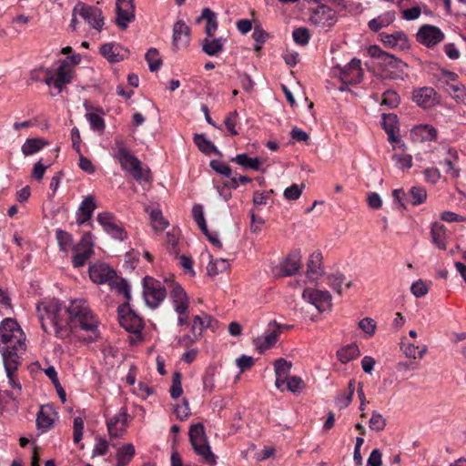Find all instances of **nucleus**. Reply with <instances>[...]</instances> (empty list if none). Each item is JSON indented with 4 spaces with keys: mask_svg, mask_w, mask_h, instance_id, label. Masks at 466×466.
<instances>
[{
    "mask_svg": "<svg viewBox=\"0 0 466 466\" xmlns=\"http://www.w3.org/2000/svg\"><path fill=\"white\" fill-rule=\"evenodd\" d=\"M36 312L41 322V328L46 333L54 329L58 339H65L69 335L66 308L56 299H45L36 305Z\"/></svg>",
    "mask_w": 466,
    "mask_h": 466,
    "instance_id": "1",
    "label": "nucleus"
},
{
    "mask_svg": "<svg viewBox=\"0 0 466 466\" xmlns=\"http://www.w3.org/2000/svg\"><path fill=\"white\" fill-rule=\"evenodd\" d=\"M302 255L300 249L293 250V281L298 285L306 284L307 280L317 282L324 275L323 256L320 250L312 252L307 261V270L303 273Z\"/></svg>",
    "mask_w": 466,
    "mask_h": 466,
    "instance_id": "2",
    "label": "nucleus"
},
{
    "mask_svg": "<svg viewBox=\"0 0 466 466\" xmlns=\"http://www.w3.org/2000/svg\"><path fill=\"white\" fill-rule=\"evenodd\" d=\"M5 350L10 354L15 352L17 357H21L26 350L25 335L11 318L5 319L0 324V352L3 359Z\"/></svg>",
    "mask_w": 466,
    "mask_h": 466,
    "instance_id": "3",
    "label": "nucleus"
},
{
    "mask_svg": "<svg viewBox=\"0 0 466 466\" xmlns=\"http://www.w3.org/2000/svg\"><path fill=\"white\" fill-rule=\"evenodd\" d=\"M66 317L67 319V327L70 329L77 328L96 333L98 328V320L91 311L87 301L84 299H76L70 302L66 308Z\"/></svg>",
    "mask_w": 466,
    "mask_h": 466,
    "instance_id": "4",
    "label": "nucleus"
},
{
    "mask_svg": "<svg viewBox=\"0 0 466 466\" xmlns=\"http://www.w3.org/2000/svg\"><path fill=\"white\" fill-rule=\"evenodd\" d=\"M368 54L378 59V66L381 69L383 77L389 79H400L404 69L408 66L406 63L395 56L383 51L379 46H370Z\"/></svg>",
    "mask_w": 466,
    "mask_h": 466,
    "instance_id": "5",
    "label": "nucleus"
},
{
    "mask_svg": "<svg viewBox=\"0 0 466 466\" xmlns=\"http://www.w3.org/2000/svg\"><path fill=\"white\" fill-rule=\"evenodd\" d=\"M144 298L148 307L156 309L167 296L164 286L151 277H145L143 279Z\"/></svg>",
    "mask_w": 466,
    "mask_h": 466,
    "instance_id": "6",
    "label": "nucleus"
},
{
    "mask_svg": "<svg viewBox=\"0 0 466 466\" xmlns=\"http://www.w3.org/2000/svg\"><path fill=\"white\" fill-rule=\"evenodd\" d=\"M118 319L120 325L128 332L137 334L143 329L142 319L136 314L127 302L118 307Z\"/></svg>",
    "mask_w": 466,
    "mask_h": 466,
    "instance_id": "7",
    "label": "nucleus"
},
{
    "mask_svg": "<svg viewBox=\"0 0 466 466\" xmlns=\"http://www.w3.org/2000/svg\"><path fill=\"white\" fill-rule=\"evenodd\" d=\"M302 299L314 306L319 312L330 310L332 307L331 295L328 290L308 288L303 290Z\"/></svg>",
    "mask_w": 466,
    "mask_h": 466,
    "instance_id": "8",
    "label": "nucleus"
},
{
    "mask_svg": "<svg viewBox=\"0 0 466 466\" xmlns=\"http://www.w3.org/2000/svg\"><path fill=\"white\" fill-rule=\"evenodd\" d=\"M93 247L91 232L85 233L79 243L74 247L72 263L75 268L83 267L86 263L94 253Z\"/></svg>",
    "mask_w": 466,
    "mask_h": 466,
    "instance_id": "9",
    "label": "nucleus"
},
{
    "mask_svg": "<svg viewBox=\"0 0 466 466\" xmlns=\"http://www.w3.org/2000/svg\"><path fill=\"white\" fill-rule=\"evenodd\" d=\"M275 372V386L280 391H291V363L279 358L273 363Z\"/></svg>",
    "mask_w": 466,
    "mask_h": 466,
    "instance_id": "10",
    "label": "nucleus"
},
{
    "mask_svg": "<svg viewBox=\"0 0 466 466\" xmlns=\"http://www.w3.org/2000/svg\"><path fill=\"white\" fill-rule=\"evenodd\" d=\"M74 13L83 17L93 28L98 31L102 29L104 18L102 11L98 7L78 2L74 7Z\"/></svg>",
    "mask_w": 466,
    "mask_h": 466,
    "instance_id": "11",
    "label": "nucleus"
},
{
    "mask_svg": "<svg viewBox=\"0 0 466 466\" xmlns=\"http://www.w3.org/2000/svg\"><path fill=\"white\" fill-rule=\"evenodd\" d=\"M96 220L103 227V229L115 239L123 241L127 238V234L121 224L116 222L114 214L110 212L99 213Z\"/></svg>",
    "mask_w": 466,
    "mask_h": 466,
    "instance_id": "12",
    "label": "nucleus"
},
{
    "mask_svg": "<svg viewBox=\"0 0 466 466\" xmlns=\"http://www.w3.org/2000/svg\"><path fill=\"white\" fill-rule=\"evenodd\" d=\"M416 38L423 46L432 47L444 39V34L435 25H423L420 27Z\"/></svg>",
    "mask_w": 466,
    "mask_h": 466,
    "instance_id": "13",
    "label": "nucleus"
},
{
    "mask_svg": "<svg viewBox=\"0 0 466 466\" xmlns=\"http://www.w3.org/2000/svg\"><path fill=\"white\" fill-rule=\"evenodd\" d=\"M339 68L340 78L344 83L356 85L362 80L363 71L361 69V62L360 59L353 58L348 65Z\"/></svg>",
    "mask_w": 466,
    "mask_h": 466,
    "instance_id": "14",
    "label": "nucleus"
},
{
    "mask_svg": "<svg viewBox=\"0 0 466 466\" xmlns=\"http://www.w3.org/2000/svg\"><path fill=\"white\" fill-rule=\"evenodd\" d=\"M89 277L95 283L103 284L110 282L116 277V273L107 264L100 263L89 267Z\"/></svg>",
    "mask_w": 466,
    "mask_h": 466,
    "instance_id": "15",
    "label": "nucleus"
},
{
    "mask_svg": "<svg viewBox=\"0 0 466 466\" xmlns=\"http://www.w3.org/2000/svg\"><path fill=\"white\" fill-rule=\"evenodd\" d=\"M412 100L423 108H430L438 104L437 93L431 87H421L413 91Z\"/></svg>",
    "mask_w": 466,
    "mask_h": 466,
    "instance_id": "16",
    "label": "nucleus"
},
{
    "mask_svg": "<svg viewBox=\"0 0 466 466\" xmlns=\"http://www.w3.org/2000/svg\"><path fill=\"white\" fill-rule=\"evenodd\" d=\"M106 426L111 438L122 437L127 426V413L122 410L109 418L106 420Z\"/></svg>",
    "mask_w": 466,
    "mask_h": 466,
    "instance_id": "17",
    "label": "nucleus"
},
{
    "mask_svg": "<svg viewBox=\"0 0 466 466\" xmlns=\"http://www.w3.org/2000/svg\"><path fill=\"white\" fill-rule=\"evenodd\" d=\"M195 452L203 458V461L209 465L216 464V456L211 451L207 436L189 440Z\"/></svg>",
    "mask_w": 466,
    "mask_h": 466,
    "instance_id": "18",
    "label": "nucleus"
},
{
    "mask_svg": "<svg viewBox=\"0 0 466 466\" xmlns=\"http://www.w3.org/2000/svg\"><path fill=\"white\" fill-rule=\"evenodd\" d=\"M3 363L6 371L7 378L13 388H18L21 390V386L15 380V372L18 366L21 364V357H17L15 352L9 353L6 350L4 351Z\"/></svg>",
    "mask_w": 466,
    "mask_h": 466,
    "instance_id": "19",
    "label": "nucleus"
},
{
    "mask_svg": "<svg viewBox=\"0 0 466 466\" xmlns=\"http://www.w3.org/2000/svg\"><path fill=\"white\" fill-rule=\"evenodd\" d=\"M100 54L110 63H117L127 57L128 50L116 43H106L100 47Z\"/></svg>",
    "mask_w": 466,
    "mask_h": 466,
    "instance_id": "20",
    "label": "nucleus"
},
{
    "mask_svg": "<svg viewBox=\"0 0 466 466\" xmlns=\"http://www.w3.org/2000/svg\"><path fill=\"white\" fill-rule=\"evenodd\" d=\"M171 299L175 304V310L178 315L187 312V296L183 288L178 284H172Z\"/></svg>",
    "mask_w": 466,
    "mask_h": 466,
    "instance_id": "21",
    "label": "nucleus"
},
{
    "mask_svg": "<svg viewBox=\"0 0 466 466\" xmlns=\"http://www.w3.org/2000/svg\"><path fill=\"white\" fill-rule=\"evenodd\" d=\"M437 136V130L431 125H419L410 131V137L415 142L433 141Z\"/></svg>",
    "mask_w": 466,
    "mask_h": 466,
    "instance_id": "22",
    "label": "nucleus"
},
{
    "mask_svg": "<svg viewBox=\"0 0 466 466\" xmlns=\"http://www.w3.org/2000/svg\"><path fill=\"white\" fill-rule=\"evenodd\" d=\"M431 242L436 248L441 250H446L448 234L447 228L443 224L440 222H434L431 224Z\"/></svg>",
    "mask_w": 466,
    "mask_h": 466,
    "instance_id": "23",
    "label": "nucleus"
},
{
    "mask_svg": "<svg viewBox=\"0 0 466 466\" xmlns=\"http://www.w3.org/2000/svg\"><path fill=\"white\" fill-rule=\"evenodd\" d=\"M380 37L383 44L388 47H399L400 49L409 47L407 35L401 31H398L393 34L381 33Z\"/></svg>",
    "mask_w": 466,
    "mask_h": 466,
    "instance_id": "24",
    "label": "nucleus"
},
{
    "mask_svg": "<svg viewBox=\"0 0 466 466\" xmlns=\"http://www.w3.org/2000/svg\"><path fill=\"white\" fill-rule=\"evenodd\" d=\"M190 28L182 20H178L173 26V46L178 48L180 45L186 46L189 42Z\"/></svg>",
    "mask_w": 466,
    "mask_h": 466,
    "instance_id": "25",
    "label": "nucleus"
},
{
    "mask_svg": "<svg viewBox=\"0 0 466 466\" xmlns=\"http://www.w3.org/2000/svg\"><path fill=\"white\" fill-rule=\"evenodd\" d=\"M71 72L72 68L69 62L67 60L62 61L56 69L55 87L61 91L65 85L70 83L72 79Z\"/></svg>",
    "mask_w": 466,
    "mask_h": 466,
    "instance_id": "26",
    "label": "nucleus"
},
{
    "mask_svg": "<svg viewBox=\"0 0 466 466\" xmlns=\"http://www.w3.org/2000/svg\"><path fill=\"white\" fill-rule=\"evenodd\" d=\"M382 119V127L385 132L388 134V140L390 143L400 142V138L395 134V130L398 129L397 116L394 114H383Z\"/></svg>",
    "mask_w": 466,
    "mask_h": 466,
    "instance_id": "27",
    "label": "nucleus"
},
{
    "mask_svg": "<svg viewBox=\"0 0 466 466\" xmlns=\"http://www.w3.org/2000/svg\"><path fill=\"white\" fill-rule=\"evenodd\" d=\"M225 39L222 37L209 39L208 37L201 41L202 51L210 56H218L224 46Z\"/></svg>",
    "mask_w": 466,
    "mask_h": 466,
    "instance_id": "28",
    "label": "nucleus"
},
{
    "mask_svg": "<svg viewBox=\"0 0 466 466\" xmlns=\"http://www.w3.org/2000/svg\"><path fill=\"white\" fill-rule=\"evenodd\" d=\"M54 418L52 417V409L50 406H42L37 413L36 426L42 431H46L53 427Z\"/></svg>",
    "mask_w": 466,
    "mask_h": 466,
    "instance_id": "29",
    "label": "nucleus"
},
{
    "mask_svg": "<svg viewBox=\"0 0 466 466\" xmlns=\"http://www.w3.org/2000/svg\"><path fill=\"white\" fill-rule=\"evenodd\" d=\"M193 141L203 154L210 155L211 153H215L217 155H221L220 151L215 147V145L208 140L204 134H196L194 135Z\"/></svg>",
    "mask_w": 466,
    "mask_h": 466,
    "instance_id": "30",
    "label": "nucleus"
},
{
    "mask_svg": "<svg viewBox=\"0 0 466 466\" xmlns=\"http://www.w3.org/2000/svg\"><path fill=\"white\" fill-rule=\"evenodd\" d=\"M427 198V191L422 187H412L405 198V202L412 206L422 204Z\"/></svg>",
    "mask_w": 466,
    "mask_h": 466,
    "instance_id": "31",
    "label": "nucleus"
},
{
    "mask_svg": "<svg viewBox=\"0 0 466 466\" xmlns=\"http://www.w3.org/2000/svg\"><path fill=\"white\" fill-rule=\"evenodd\" d=\"M46 145H48V142L44 138H28L22 146L21 150L25 156H30L37 153Z\"/></svg>",
    "mask_w": 466,
    "mask_h": 466,
    "instance_id": "32",
    "label": "nucleus"
},
{
    "mask_svg": "<svg viewBox=\"0 0 466 466\" xmlns=\"http://www.w3.org/2000/svg\"><path fill=\"white\" fill-rule=\"evenodd\" d=\"M135 455V447L132 443H126L116 452V466H127Z\"/></svg>",
    "mask_w": 466,
    "mask_h": 466,
    "instance_id": "33",
    "label": "nucleus"
},
{
    "mask_svg": "<svg viewBox=\"0 0 466 466\" xmlns=\"http://www.w3.org/2000/svg\"><path fill=\"white\" fill-rule=\"evenodd\" d=\"M231 161L246 169L258 170L261 166V160L258 157H249L247 154H238Z\"/></svg>",
    "mask_w": 466,
    "mask_h": 466,
    "instance_id": "34",
    "label": "nucleus"
},
{
    "mask_svg": "<svg viewBox=\"0 0 466 466\" xmlns=\"http://www.w3.org/2000/svg\"><path fill=\"white\" fill-rule=\"evenodd\" d=\"M449 95L458 101L466 104V92L464 86L459 82L447 83L441 86Z\"/></svg>",
    "mask_w": 466,
    "mask_h": 466,
    "instance_id": "35",
    "label": "nucleus"
},
{
    "mask_svg": "<svg viewBox=\"0 0 466 466\" xmlns=\"http://www.w3.org/2000/svg\"><path fill=\"white\" fill-rule=\"evenodd\" d=\"M360 354L357 344H350L337 351V357L341 363H348L358 358Z\"/></svg>",
    "mask_w": 466,
    "mask_h": 466,
    "instance_id": "36",
    "label": "nucleus"
},
{
    "mask_svg": "<svg viewBox=\"0 0 466 466\" xmlns=\"http://www.w3.org/2000/svg\"><path fill=\"white\" fill-rule=\"evenodd\" d=\"M278 332L276 330H272L269 333L266 334L262 337H258L254 339V344L257 350L262 353L266 350L272 347L277 342Z\"/></svg>",
    "mask_w": 466,
    "mask_h": 466,
    "instance_id": "37",
    "label": "nucleus"
},
{
    "mask_svg": "<svg viewBox=\"0 0 466 466\" xmlns=\"http://www.w3.org/2000/svg\"><path fill=\"white\" fill-rule=\"evenodd\" d=\"M114 157L118 160L122 169L127 172L131 169V167L134 168L140 164V160L135 155H133L130 150L121 153Z\"/></svg>",
    "mask_w": 466,
    "mask_h": 466,
    "instance_id": "38",
    "label": "nucleus"
},
{
    "mask_svg": "<svg viewBox=\"0 0 466 466\" xmlns=\"http://www.w3.org/2000/svg\"><path fill=\"white\" fill-rule=\"evenodd\" d=\"M229 268V262L227 259L219 258L213 260L211 259L207 267L208 276L214 277L219 273L228 270Z\"/></svg>",
    "mask_w": 466,
    "mask_h": 466,
    "instance_id": "39",
    "label": "nucleus"
},
{
    "mask_svg": "<svg viewBox=\"0 0 466 466\" xmlns=\"http://www.w3.org/2000/svg\"><path fill=\"white\" fill-rule=\"evenodd\" d=\"M145 59L147 62L149 70L151 72L157 71L162 65V59L159 56L157 49L153 47L148 49L145 56Z\"/></svg>",
    "mask_w": 466,
    "mask_h": 466,
    "instance_id": "40",
    "label": "nucleus"
},
{
    "mask_svg": "<svg viewBox=\"0 0 466 466\" xmlns=\"http://www.w3.org/2000/svg\"><path fill=\"white\" fill-rule=\"evenodd\" d=\"M135 19V11L131 10H123L121 7H118L116 9V25L122 28L125 29L127 27V24L132 22Z\"/></svg>",
    "mask_w": 466,
    "mask_h": 466,
    "instance_id": "41",
    "label": "nucleus"
},
{
    "mask_svg": "<svg viewBox=\"0 0 466 466\" xmlns=\"http://www.w3.org/2000/svg\"><path fill=\"white\" fill-rule=\"evenodd\" d=\"M109 285L112 289H115L118 293L123 294L125 299H127V302L128 303V301L131 299L130 288L127 281L125 279H117L116 277L109 282Z\"/></svg>",
    "mask_w": 466,
    "mask_h": 466,
    "instance_id": "42",
    "label": "nucleus"
},
{
    "mask_svg": "<svg viewBox=\"0 0 466 466\" xmlns=\"http://www.w3.org/2000/svg\"><path fill=\"white\" fill-rule=\"evenodd\" d=\"M311 37V34L307 27L299 26L293 30V42L297 45L304 46L308 45Z\"/></svg>",
    "mask_w": 466,
    "mask_h": 466,
    "instance_id": "43",
    "label": "nucleus"
},
{
    "mask_svg": "<svg viewBox=\"0 0 466 466\" xmlns=\"http://www.w3.org/2000/svg\"><path fill=\"white\" fill-rule=\"evenodd\" d=\"M328 285L333 289L339 295L342 294V284L345 282L346 278L342 273L336 272L329 274L327 277Z\"/></svg>",
    "mask_w": 466,
    "mask_h": 466,
    "instance_id": "44",
    "label": "nucleus"
},
{
    "mask_svg": "<svg viewBox=\"0 0 466 466\" xmlns=\"http://www.w3.org/2000/svg\"><path fill=\"white\" fill-rule=\"evenodd\" d=\"M400 102V96L392 89H388L382 94V106H386L389 108H395L399 106Z\"/></svg>",
    "mask_w": 466,
    "mask_h": 466,
    "instance_id": "45",
    "label": "nucleus"
},
{
    "mask_svg": "<svg viewBox=\"0 0 466 466\" xmlns=\"http://www.w3.org/2000/svg\"><path fill=\"white\" fill-rule=\"evenodd\" d=\"M96 208V205L95 203V198L93 196L89 195L86 197L81 202L78 212L81 214V216L91 218Z\"/></svg>",
    "mask_w": 466,
    "mask_h": 466,
    "instance_id": "46",
    "label": "nucleus"
},
{
    "mask_svg": "<svg viewBox=\"0 0 466 466\" xmlns=\"http://www.w3.org/2000/svg\"><path fill=\"white\" fill-rule=\"evenodd\" d=\"M181 380H182L181 373L179 371L174 372L173 377H172V385L169 390L170 396L173 399H178L183 393Z\"/></svg>",
    "mask_w": 466,
    "mask_h": 466,
    "instance_id": "47",
    "label": "nucleus"
},
{
    "mask_svg": "<svg viewBox=\"0 0 466 466\" xmlns=\"http://www.w3.org/2000/svg\"><path fill=\"white\" fill-rule=\"evenodd\" d=\"M128 172L140 184L150 181V171L149 169L144 170L141 167V163L134 168L131 167V169Z\"/></svg>",
    "mask_w": 466,
    "mask_h": 466,
    "instance_id": "48",
    "label": "nucleus"
},
{
    "mask_svg": "<svg viewBox=\"0 0 466 466\" xmlns=\"http://www.w3.org/2000/svg\"><path fill=\"white\" fill-rule=\"evenodd\" d=\"M369 426L372 431H381L386 427V420L378 411H373L369 421Z\"/></svg>",
    "mask_w": 466,
    "mask_h": 466,
    "instance_id": "49",
    "label": "nucleus"
},
{
    "mask_svg": "<svg viewBox=\"0 0 466 466\" xmlns=\"http://www.w3.org/2000/svg\"><path fill=\"white\" fill-rule=\"evenodd\" d=\"M165 244L170 255L177 256L179 254V248L177 247L178 238L175 234L167 232L166 235Z\"/></svg>",
    "mask_w": 466,
    "mask_h": 466,
    "instance_id": "50",
    "label": "nucleus"
},
{
    "mask_svg": "<svg viewBox=\"0 0 466 466\" xmlns=\"http://www.w3.org/2000/svg\"><path fill=\"white\" fill-rule=\"evenodd\" d=\"M396 166L400 169H410L412 167V157L408 154H395L392 157Z\"/></svg>",
    "mask_w": 466,
    "mask_h": 466,
    "instance_id": "51",
    "label": "nucleus"
},
{
    "mask_svg": "<svg viewBox=\"0 0 466 466\" xmlns=\"http://www.w3.org/2000/svg\"><path fill=\"white\" fill-rule=\"evenodd\" d=\"M86 117L89 121L90 127L93 130L98 132L104 131L106 127L105 121L100 116L95 113H86Z\"/></svg>",
    "mask_w": 466,
    "mask_h": 466,
    "instance_id": "52",
    "label": "nucleus"
},
{
    "mask_svg": "<svg viewBox=\"0 0 466 466\" xmlns=\"http://www.w3.org/2000/svg\"><path fill=\"white\" fill-rule=\"evenodd\" d=\"M128 146L122 135H116L114 137V146L112 147L113 157H116L121 153L128 151Z\"/></svg>",
    "mask_w": 466,
    "mask_h": 466,
    "instance_id": "53",
    "label": "nucleus"
},
{
    "mask_svg": "<svg viewBox=\"0 0 466 466\" xmlns=\"http://www.w3.org/2000/svg\"><path fill=\"white\" fill-rule=\"evenodd\" d=\"M150 218L153 222V227L155 229H164L168 223L165 221L162 216V212L159 209H153L150 212Z\"/></svg>",
    "mask_w": 466,
    "mask_h": 466,
    "instance_id": "54",
    "label": "nucleus"
},
{
    "mask_svg": "<svg viewBox=\"0 0 466 466\" xmlns=\"http://www.w3.org/2000/svg\"><path fill=\"white\" fill-rule=\"evenodd\" d=\"M238 116V114L235 110L230 112L224 121L226 128L231 136H237L238 134V130L236 129Z\"/></svg>",
    "mask_w": 466,
    "mask_h": 466,
    "instance_id": "55",
    "label": "nucleus"
},
{
    "mask_svg": "<svg viewBox=\"0 0 466 466\" xmlns=\"http://www.w3.org/2000/svg\"><path fill=\"white\" fill-rule=\"evenodd\" d=\"M210 167L217 173L221 174L227 177H229L232 174L231 167L221 161L218 160H211Z\"/></svg>",
    "mask_w": 466,
    "mask_h": 466,
    "instance_id": "56",
    "label": "nucleus"
},
{
    "mask_svg": "<svg viewBox=\"0 0 466 466\" xmlns=\"http://www.w3.org/2000/svg\"><path fill=\"white\" fill-rule=\"evenodd\" d=\"M403 352L408 358L421 359L426 352V348L424 347L421 350H419V348L413 344L403 345Z\"/></svg>",
    "mask_w": 466,
    "mask_h": 466,
    "instance_id": "57",
    "label": "nucleus"
},
{
    "mask_svg": "<svg viewBox=\"0 0 466 466\" xmlns=\"http://www.w3.org/2000/svg\"><path fill=\"white\" fill-rule=\"evenodd\" d=\"M376 327V321L371 318H364L359 322V328L370 336L374 335Z\"/></svg>",
    "mask_w": 466,
    "mask_h": 466,
    "instance_id": "58",
    "label": "nucleus"
},
{
    "mask_svg": "<svg viewBox=\"0 0 466 466\" xmlns=\"http://www.w3.org/2000/svg\"><path fill=\"white\" fill-rule=\"evenodd\" d=\"M410 291L416 298H421L428 293L429 289L424 281L419 279L418 281L412 283Z\"/></svg>",
    "mask_w": 466,
    "mask_h": 466,
    "instance_id": "59",
    "label": "nucleus"
},
{
    "mask_svg": "<svg viewBox=\"0 0 466 466\" xmlns=\"http://www.w3.org/2000/svg\"><path fill=\"white\" fill-rule=\"evenodd\" d=\"M84 430V420L81 417H76L74 419V442L78 443L82 440Z\"/></svg>",
    "mask_w": 466,
    "mask_h": 466,
    "instance_id": "60",
    "label": "nucleus"
},
{
    "mask_svg": "<svg viewBox=\"0 0 466 466\" xmlns=\"http://www.w3.org/2000/svg\"><path fill=\"white\" fill-rule=\"evenodd\" d=\"M108 446L109 443L107 441L100 437L96 438V443L92 453L93 457L105 455L108 451Z\"/></svg>",
    "mask_w": 466,
    "mask_h": 466,
    "instance_id": "61",
    "label": "nucleus"
},
{
    "mask_svg": "<svg viewBox=\"0 0 466 466\" xmlns=\"http://www.w3.org/2000/svg\"><path fill=\"white\" fill-rule=\"evenodd\" d=\"M192 333L195 338H198L202 335L205 329V319L202 316H196L193 319Z\"/></svg>",
    "mask_w": 466,
    "mask_h": 466,
    "instance_id": "62",
    "label": "nucleus"
},
{
    "mask_svg": "<svg viewBox=\"0 0 466 466\" xmlns=\"http://www.w3.org/2000/svg\"><path fill=\"white\" fill-rule=\"evenodd\" d=\"M237 365L240 371L243 372L254 365V360L252 357L242 355L237 359Z\"/></svg>",
    "mask_w": 466,
    "mask_h": 466,
    "instance_id": "63",
    "label": "nucleus"
},
{
    "mask_svg": "<svg viewBox=\"0 0 466 466\" xmlns=\"http://www.w3.org/2000/svg\"><path fill=\"white\" fill-rule=\"evenodd\" d=\"M175 413L177 419H179L180 420H183L186 418H187L188 415L190 414L188 401L187 400H184L182 405H177L175 409Z\"/></svg>",
    "mask_w": 466,
    "mask_h": 466,
    "instance_id": "64",
    "label": "nucleus"
}]
</instances>
